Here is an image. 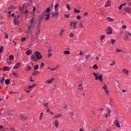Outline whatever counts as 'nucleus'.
<instances>
[{"instance_id":"1","label":"nucleus","mask_w":131,"mask_h":131,"mask_svg":"<svg viewBox=\"0 0 131 131\" xmlns=\"http://www.w3.org/2000/svg\"><path fill=\"white\" fill-rule=\"evenodd\" d=\"M36 19H35V17H33L30 20L29 22V24H28V31L27 32V33H29V31H30V30H31V29H32V28H33V27H34L35 26V24H36Z\"/></svg>"},{"instance_id":"2","label":"nucleus","mask_w":131,"mask_h":131,"mask_svg":"<svg viewBox=\"0 0 131 131\" xmlns=\"http://www.w3.org/2000/svg\"><path fill=\"white\" fill-rule=\"evenodd\" d=\"M42 56L41 54L38 51H36L34 52V54L32 55L31 59L34 62H37V60H41L42 59Z\"/></svg>"},{"instance_id":"3","label":"nucleus","mask_w":131,"mask_h":131,"mask_svg":"<svg viewBox=\"0 0 131 131\" xmlns=\"http://www.w3.org/2000/svg\"><path fill=\"white\" fill-rule=\"evenodd\" d=\"M50 12H51V8L48 7L47 8L46 10L44 13V15L46 16L45 20L48 21L50 19Z\"/></svg>"},{"instance_id":"4","label":"nucleus","mask_w":131,"mask_h":131,"mask_svg":"<svg viewBox=\"0 0 131 131\" xmlns=\"http://www.w3.org/2000/svg\"><path fill=\"white\" fill-rule=\"evenodd\" d=\"M93 75L95 77V80H100L101 82L103 81V75H100L94 72L93 73Z\"/></svg>"},{"instance_id":"5","label":"nucleus","mask_w":131,"mask_h":131,"mask_svg":"<svg viewBox=\"0 0 131 131\" xmlns=\"http://www.w3.org/2000/svg\"><path fill=\"white\" fill-rule=\"evenodd\" d=\"M19 18H20V15H18V16H15V19L13 20V23L14 25H19L20 24V20H19Z\"/></svg>"},{"instance_id":"6","label":"nucleus","mask_w":131,"mask_h":131,"mask_svg":"<svg viewBox=\"0 0 131 131\" xmlns=\"http://www.w3.org/2000/svg\"><path fill=\"white\" fill-rule=\"evenodd\" d=\"M102 89L105 92L106 95L108 96L109 95V91H108V87H107V85H106V84H104V85L102 86Z\"/></svg>"},{"instance_id":"7","label":"nucleus","mask_w":131,"mask_h":131,"mask_svg":"<svg viewBox=\"0 0 131 131\" xmlns=\"http://www.w3.org/2000/svg\"><path fill=\"white\" fill-rule=\"evenodd\" d=\"M76 24H77V22H71L70 24V27L72 28V29H75L76 28Z\"/></svg>"},{"instance_id":"8","label":"nucleus","mask_w":131,"mask_h":131,"mask_svg":"<svg viewBox=\"0 0 131 131\" xmlns=\"http://www.w3.org/2000/svg\"><path fill=\"white\" fill-rule=\"evenodd\" d=\"M113 30H112V28L111 27H108L106 30V33L107 34H112V32Z\"/></svg>"},{"instance_id":"9","label":"nucleus","mask_w":131,"mask_h":131,"mask_svg":"<svg viewBox=\"0 0 131 131\" xmlns=\"http://www.w3.org/2000/svg\"><path fill=\"white\" fill-rule=\"evenodd\" d=\"M123 10L124 11V12H125V13H130L131 12L130 8L128 7L124 8Z\"/></svg>"},{"instance_id":"10","label":"nucleus","mask_w":131,"mask_h":131,"mask_svg":"<svg viewBox=\"0 0 131 131\" xmlns=\"http://www.w3.org/2000/svg\"><path fill=\"white\" fill-rule=\"evenodd\" d=\"M52 15L53 17H57L59 14H58V11L55 10V12H53Z\"/></svg>"},{"instance_id":"11","label":"nucleus","mask_w":131,"mask_h":131,"mask_svg":"<svg viewBox=\"0 0 131 131\" xmlns=\"http://www.w3.org/2000/svg\"><path fill=\"white\" fill-rule=\"evenodd\" d=\"M111 6V2L108 1L105 4V8H109Z\"/></svg>"},{"instance_id":"12","label":"nucleus","mask_w":131,"mask_h":131,"mask_svg":"<svg viewBox=\"0 0 131 131\" xmlns=\"http://www.w3.org/2000/svg\"><path fill=\"white\" fill-rule=\"evenodd\" d=\"M115 124L117 127H120V125L119 124V121L118 120H116L115 122Z\"/></svg>"},{"instance_id":"13","label":"nucleus","mask_w":131,"mask_h":131,"mask_svg":"<svg viewBox=\"0 0 131 131\" xmlns=\"http://www.w3.org/2000/svg\"><path fill=\"white\" fill-rule=\"evenodd\" d=\"M21 66V62L17 63L14 67V69H17L18 68L20 67Z\"/></svg>"},{"instance_id":"14","label":"nucleus","mask_w":131,"mask_h":131,"mask_svg":"<svg viewBox=\"0 0 131 131\" xmlns=\"http://www.w3.org/2000/svg\"><path fill=\"white\" fill-rule=\"evenodd\" d=\"M123 73H124V74H126V75H128V71L126 69L123 70Z\"/></svg>"},{"instance_id":"15","label":"nucleus","mask_w":131,"mask_h":131,"mask_svg":"<svg viewBox=\"0 0 131 131\" xmlns=\"http://www.w3.org/2000/svg\"><path fill=\"white\" fill-rule=\"evenodd\" d=\"M107 21H109L110 22H114V19L111 18V17H107Z\"/></svg>"},{"instance_id":"16","label":"nucleus","mask_w":131,"mask_h":131,"mask_svg":"<svg viewBox=\"0 0 131 131\" xmlns=\"http://www.w3.org/2000/svg\"><path fill=\"white\" fill-rule=\"evenodd\" d=\"M9 70H10V69L8 67H4L3 68L4 71H9Z\"/></svg>"},{"instance_id":"17","label":"nucleus","mask_w":131,"mask_h":131,"mask_svg":"<svg viewBox=\"0 0 131 131\" xmlns=\"http://www.w3.org/2000/svg\"><path fill=\"white\" fill-rule=\"evenodd\" d=\"M26 55H31L32 54V50H28L26 52Z\"/></svg>"},{"instance_id":"18","label":"nucleus","mask_w":131,"mask_h":131,"mask_svg":"<svg viewBox=\"0 0 131 131\" xmlns=\"http://www.w3.org/2000/svg\"><path fill=\"white\" fill-rule=\"evenodd\" d=\"M78 90H79V91H82V90H83V86H82V85L79 84Z\"/></svg>"},{"instance_id":"19","label":"nucleus","mask_w":131,"mask_h":131,"mask_svg":"<svg viewBox=\"0 0 131 131\" xmlns=\"http://www.w3.org/2000/svg\"><path fill=\"white\" fill-rule=\"evenodd\" d=\"M14 10H16V8L14 6H12L9 8V11H14Z\"/></svg>"},{"instance_id":"20","label":"nucleus","mask_w":131,"mask_h":131,"mask_svg":"<svg viewBox=\"0 0 131 131\" xmlns=\"http://www.w3.org/2000/svg\"><path fill=\"white\" fill-rule=\"evenodd\" d=\"M35 74H39V72L37 71H35L32 74L33 76H34Z\"/></svg>"},{"instance_id":"21","label":"nucleus","mask_w":131,"mask_h":131,"mask_svg":"<svg viewBox=\"0 0 131 131\" xmlns=\"http://www.w3.org/2000/svg\"><path fill=\"white\" fill-rule=\"evenodd\" d=\"M74 11L75 12V13H76L77 14H79V13H80V10H78L76 9V8H75L74 9Z\"/></svg>"},{"instance_id":"22","label":"nucleus","mask_w":131,"mask_h":131,"mask_svg":"<svg viewBox=\"0 0 131 131\" xmlns=\"http://www.w3.org/2000/svg\"><path fill=\"white\" fill-rule=\"evenodd\" d=\"M55 125L56 127H57V128L59 127V122H58V121H55Z\"/></svg>"},{"instance_id":"23","label":"nucleus","mask_w":131,"mask_h":131,"mask_svg":"<svg viewBox=\"0 0 131 131\" xmlns=\"http://www.w3.org/2000/svg\"><path fill=\"white\" fill-rule=\"evenodd\" d=\"M60 117H62V115H61V114H58V115H56V116L54 117V118H60Z\"/></svg>"},{"instance_id":"24","label":"nucleus","mask_w":131,"mask_h":131,"mask_svg":"<svg viewBox=\"0 0 131 131\" xmlns=\"http://www.w3.org/2000/svg\"><path fill=\"white\" fill-rule=\"evenodd\" d=\"M5 84H6L7 85H8V84H10V79H7V80L5 81Z\"/></svg>"},{"instance_id":"25","label":"nucleus","mask_w":131,"mask_h":131,"mask_svg":"<svg viewBox=\"0 0 131 131\" xmlns=\"http://www.w3.org/2000/svg\"><path fill=\"white\" fill-rule=\"evenodd\" d=\"M59 6H60V4H59L58 3H57L55 6V10L57 11L58 10V7H59Z\"/></svg>"},{"instance_id":"26","label":"nucleus","mask_w":131,"mask_h":131,"mask_svg":"<svg viewBox=\"0 0 131 131\" xmlns=\"http://www.w3.org/2000/svg\"><path fill=\"white\" fill-rule=\"evenodd\" d=\"M5 77H3L2 79H1V83L2 84H4V82L5 81Z\"/></svg>"},{"instance_id":"27","label":"nucleus","mask_w":131,"mask_h":131,"mask_svg":"<svg viewBox=\"0 0 131 131\" xmlns=\"http://www.w3.org/2000/svg\"><path fill=\"white\" fill-rule=\"evenodd\" d=\"M53 80H54V78H52L51 80H48L46 81V83H51V82H53Z\"/></svg>"},{"instance_id":"28","label":"nucleus","mask_w":131,"mask_h":131,"mask_svg":"<svg viewBox=\"0 0 131 131\" xmlns=\"http://www.w3.org/2000/svg\"><path fill=\"white\" fill-rule=\"evenodd\" d=\"M48 69H50L52 71H55V70H57V68H55L54 69L51 68H48Z\"/></svg>"},{"instance_id":"29","label":"nucleus","mask_w":131,"mask_h":131,"mask_svg":"<svg viewBox=\"0 0 131 131\" xmlns=\"http://www.w3.org/2000/svg\"><path fill=\"white\" fill-rule=\"evenodd\" d=\"M98 68H99V67H98V66H97V64H94V65L93 69L97 70V69H98Z\"/></svg>"},{"instance_id":"30","label":"nucleus","mask_w":131,"mask_h":131,"mask_svg":"<svg viewBox=\"0 0 131 131\" xmlns=\"http://www.w3.org/2000/svg\"><path fill=\"white\" fill-rule=\"evenodd\" d=\"M40 29V26H38V27L36 29L37 32H39Z\"/></svg>"},{"instance_id":"31","label":"nucleus","mask_w":131,"mask_h":131,"mask_svg":"<svg viewBox=\"0 0 131 131\" xmlns=\"http://www.w3.org/2000/svg\"><path fill=\"white\" fill-rule=\"evenodd\" d=\"M10 60H14V55H11L9 56Z\"/></svg>"},{"instance_id":"32","label":"nucleus","mask_w":131,"mask_h":131,"mask_svg":"<svg viewBox=\"0 0 131 131\" xmlns=\"http://www.w3.org/2000/svg\"><path fill=\"white\" fill-rule=\"evenodd\" d=\"M115 42V40L112 39L111 41L110 42V43H111L112 45H113Z\"/></svg>"},{"instance_id":"33","label":"nucleus","mask_w":131,"mask_h":131,"mask_svg":"<svg viewBox=\"0 0 131 131\" xmlns=\"http://www.w3.org/2000/svg\"><path fill=\"white\" fill-rule=\"evenodd\" d=\"M13 75L15 77H18V74H17V73L16 72H13Z\"/></svg>"},{"instance_id":"34","label":"nucleus","mask_w":131,"mask_h":131,"mask_svg":"<svg viewBox=\"0 0 131 131\" xmlns=\"http://www.w3.org/2000/svg\"><path fill=\"white\" fill-rule=\"evenodd\" d=\"M64 54H65V55H69L70 54V51H64Z\"/></svg>"},{"instance_id":"35","label":"nucleus","mask_w":131,"mask_h":131,"mask_svg":"<svg viewBox=\"0 0 131 131\" xmlns=\"http://www.w3.org/2000/svg\"><path fill=\"white\" fill-rule=\"evenodd\" d=\"M79 26L81 28H83V25L82 24V22L80 23Z\"/></svg>"},{"instance_id":"36","label":"nucleus","mask_w":131,"mask_h":131,"mask_svg":"<svg viewBox=\"0 0 131 131\" xmlns=\"http://www.w3.org/2000/svg\"><path fill=\"white\" fill-rule=\"evenodd\" d=\"M3 51H4V47L1 46L0 48V53H3Z\"/></svg>"},{"instance_id":"37","label":"nucleus","mask_w":131,"mask_h":131,"mask_svg":"<svg viewBox=\"0 0 131 131\" xmlns=\"http://www.w3.org/2000/svg\"><path fill=\"white\" fill-rule=\"evenodd\" d=\"M67 9H68V10H69V11H70L71 10L70 5H69V4L67 5Z\"/></svg>"},{"instance_id":"38","label":"nucleus","mask_w":131,"mask_h":131,"mask_svg":"<svg viewBox=\"0 0 131 131\" xmlns=\"http://www.w3.org/2000/svg\"><path fill=\"white\" fill-rule=\"evenodd\" d=\"M104 38H105V35H101L100 37L101 40H103V39H104Z\"/></svg>"},{"instance_id":"39","label":"nucleus","mask_w":131,"mask_h":131,"mask_svg":"<svg viewBox=\"0 0 131 131\" xmlns=\"http://www.w3.org/2000/svg\"><path fill=\"white\" fill-rule=\"evenodd\" d=\"M35 86V84L32 86H29L28 89H32V88H34Z\"/></svg>"},{"instance_id":"40","label":"nucleus","mask_w":131,"mask_h":131,"mask_svg":"<svg viewBox=\"0 0 131 131\" xmlns=\"http://www.w3.org/2000/svg\"><path fill=\"white\" fill-rule=\"evenodd\" d=\"M70 16V14H65L64 15L65 18H69Z\"/></svg>"},{"instance_id":"41","label":"nucleus","mask_w":131,"mask_h":131,"mask_svg":"<svg viewBox=\"0 0 131 131\" xmlns=\"http://www.w3.org/2000/svg\"><path fill=\"white\" fill-rule=\"evenodd\" d=\"M27 69H28V71H30V70L31 69H32L31 67H30V66H29L27 67Z\"/></svg>"},{"instance_id":"42","label":"nucleus","mask_w":131,"mask_h":131,"mask_svg":"<svg viewBox=\"0 0 131 131\" xmlns=\"http://www.w3.org/2000/svg\"><path fill=\"white\" fill-rule=\"evenodd\" d=\"M43 66H45V63H43V62H42L40 64V68H43Z\"/></svg>"},{"instance_id":"43","label":"nucleus","mask_w":131,"mask_h":131,"mask_svg":"<svg viewBox=\"0 0 131 131\" xmlns=\"http://www.w3.org/2000/svg\"><path fill=\"white\" fill-rule=\"evenodd\" d=\"M34 69H38V65H35L34 66Z\"/></svg>"},{"instance_id":"44","label":"nucleus","mask_w":131,"mask_h":131,"mask_svg":"<svg viewBox=\"0 0 131 131\" xmlns=\"http://www.w3.org/2000/svg\"><path fill=\"white\" fill-rule=\"evenodd\" d=\"M122 28L123 29H126V25H123V26H122Z\"/></svg>"},{"instance_id":"45","label":"nucleus","mask_w":131,"mask_h":131,"mask_svg":"<svg viewBox=\"0 0 131 131\" xmlns=\"http://www.w3.org/2000/svg\"><path fill=\"white\" fill-rule=\"evenodd\" d=\"M125 40H127L128 39V36H127V35H126L125 37H124Z\"/></svg>"},{"instance_id":"46","label":"nucleus","mask_w":131,"mask_h":131,"mask_svg":"<svg viewBox=\"0 0 131 131\" xmlns=\"http://www.w3.org/2000/svg\"><path fill=\"white\" fill-rule=\"evenodd\" d=\"M70 37H74V34L73 33H71L70 35Z\"/></svg>"},{"instance_id":"47","label":"nucleus","mask_w":131,"mask_h":131,"mask_svg":"<svg viewBox=\"0 0 131 131\" xmlns=\"http://www.w3.org/2000/svg\"><path fill=\"white\" fill-rule=\"evenodd\" d=\"M48 104L49 103H43V106H44L45 107H48Z\"/></svg>"},{"instance_id":"48","label":"nucleus","mask_w":131,"mask_h":131,"mask_svg":"<svg viewBox=\"0 0 131 131\" xmlns=\"http://www.w3.org/2000/svg\"><path fill=\"white\" fill-rule=\"evenodd\" d=\"M26 38L25 37H23L21 38V41H25Z\"/></svg>"},{"instance_id":"49","label":"nucleus","mask_w":131,"mask_h":131,"mask_svg":"<svg viewBox=\"0 0 131 131\" xmlns=\"http://www.w3.org/2000/svg\"><path fill=\"white\" fill-rule=\"evenodd\" d=\"M77 18L78 20H80V19H81V17H80V16H77Z\"/></svg>"},{"instance_id":"50","label":"nucleus","mask_w":131,"mask_h":131,"mask_svg":"<svg viewBox=\"0 0 131 131\" xmlns=\"http://www.w3.org/2000/svg\"><path fill=\"white\" fill-rule=\"evenodd\" d=\"M108 116H110V113H111V111H110V110H108Z\"/></svg>"},{"instance_id":"51","label":"nucleus","mask_w":131,"mask_h":131,"mask_svg":"<svg viewBox=\"0 0 131 131\" xmlns=\"http://www.w3.org/2000/svg\"><path fill=\"white\" fill-rule=\"evenodd\" d=\"M114 64H115V61H113V63L110 65V66H113V65H114Z\"/></svg>"},{"instance_id":"52","label":"nucleus","mask_w":131,"mask_h":131,"mask_svg":"<svg viewBox=\"0 0 131 131\" xmlns=\"http://www.w3.org/2000/svg\"><path fill=\"white\" fill-rule=\"evenodd\" d=\"M30 78H31V79H30V81L31 82H33L34 81L33 80H32V77H31Z\"/></svg>"},{"instance_id":"53","label":"nucleus","mask_w":131,"mask_h":131,"mask_svg":"<svg viewBox=\"0 0 131 131\" xmlns=\"http://www.w3.org/2000/svg\"><path fill=\"white\" fill-rule=\"evenodd\" d=\"M122 5H121L119 7V10H122Z\"/></svg>"},{"instance_id":"54","label":"nucleus","mask_w":131,"mask_h":131,"mask_svg":"<svg viewBox=\"0 0 131 131\" xmlns=\"http://www.w3.org/2000/svg\"><path fill=\"white\" fill-rule=\"evenodd\" d=\"M117 52H124V51H122L121 50H119V49H117Z\"/></svg>"},{"instance_id":"55","label":"nucleus","mask_w":131,"mask_h":131,"mask_svg":"<svg viewBox=\"0 0 131 131\" xmlns=\"http://www.w3.org/2000/svg\"><path fill=\"white\" fill-rule=\"evenodd\" d=\"M7 63H8V64H12V62L11 61H10V60H8L7 61Z\"/></svg>"},{"instance_id":"56","label":"nucleus","mask_w":131,"mask_h":131,"mask_svg":"<svg viewBox=\"0 0 131 131\" xmlns=\"http://www.w3.org/2000/svg\"><path fill=\"white\" fill-rule=\"evenodd\" d=\"M64 30L63 29V28H61V33H63L64 32Z\"/></svg>"},{"instance_id":"57","label":"nucleus","mask_w":131,"mask_h":131,"mask_svg":"<svg viewBox=\"0 0 131 131\" xmlns=\"http://www.w3.org/2000/svg\"><path fill=\"white\" fill-rule=\"evenodd\" d=\"M88 15H89V13L88 12L85 13L84 14L85 17H86V16H88Z\"/></svg>"},{"instance_id":"58","label":"nucleus","mask_w":131,"mask_h":131,"mask_svg":"<svg viewBox=\"0 0 131 131\" xmlns=\"http://www.w3.org/2000/svg\"><path fill=\"white\" fill-rule=\"evenodd\" d=\"M84 54V53H83V52H80L79 55H83Z\"/></svg>"},{"instance_id":"59","label":"nucleus","mask_w":131,"mask_h":131,"mask_svg":"<svg viewBox=\"0 0 131 131\" xmlns=\"http://www.w3.org/2000/svg\"><path fill=\"white\" fill-rule=\"evenodd\" d=\"M28 13V10H26L25 12H24V14H27Z\"/></svg>"},{"instance_id":"60","label":"nucleus","mask_w":131,"mask_h":131,"mask_svg":"<svg viewBox=\"0 0 131 131\" xmlns=\"http://www.w3.org/2000/svg\"><path fill=\"white\" fill-rule=\"evenodd\" d=\"M6 38H9V36L7 34H6Z\"/></svg>"},{"instance_id":"61","label":"nucleus","mask_w":131,"mask_h":131,"mask_svg":"<svg viewBox=\"0 0 131 131\" xmlns=\"http://www.w3.org/2000/svg\"><path fill=\"white\" fill-rule=\"evenodd\" d=\"M3 128H4V127H3V126H0V129H3Z\"/></svg>"},{"instance_id":"62","label":"nucleus","mask_w":131,"mask_h":131,"mask_svg":"<svg viewBox=\"0 0 131 131\" xmlns=\"http://www.w3.org/2000/svg\"><path fill=\"white\" fill-rule=\"evenodd\" d=\"M11 131H16V130H15V129H14V128H11Z\"/></svg>"},{"instance_id":"63","label":"nucleus","mask_w":131,"mask_h":131,"mask_svg":"<svg viewBox=\"0 0 131 131\" xmlns=\"http://www.w3.org/2000/svg\"><path fill=\"white\" fill-rule=\"evenodd\" d=\"M127 34H128V35H131V33L129 32H127Z\"/></svg>"},{"instance_id":"64","label":"nucleus","mask_w":131,"mask_h":131,"mask_svg":"<svg viewBox=\"0 0 131 131\" xmlns=\"http://www.w3.org/2000/svg\"><path fill=\"white\" fill-rule=\"evenodd\" d=\"M79 131H84V130H83V129H80V130H79Z\"/></svg>"}]
</instances>
